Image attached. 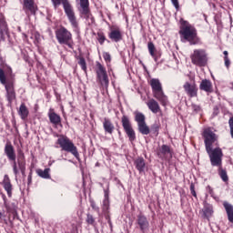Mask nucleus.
<instances>
[{"instance_id": "f257e3e1", "label": "nucleus", "mask_w": 233, "mask_h": 233, "mask_svg": "<svg viewBox=\"0 0 233 233\" xmlns=\"http://www.w3.org/2000/svg\"><path fill=\"white\" fill-rule=\"evenodd\" d=\"M5 154L10 161L13 162V172L15 177L19 176V170L22 174V176H26V159L25 157V152L23 150H18L17 154V161L16 155H15V149L14 148V146L12 145V142H7L5 146ZM17 165L19 169L17 168Z\"/></svg>"}, {"instance_id": "f03ea898", "label": "nucleus", "mask_w": 233, "mask_h": 233, "mask_svg": "<svg viewBox=\"0 0 233 233\" xmlns=\"http://www.w3.org/2000/svg\"><path fill=\"white\" fill-rule=\"evenodd\" d=\"M179 35L181 39L187 41L189 45H199L201 39L198 36V30L188 21L180 19Z\"/></svg>"}, {"instance_id": "7ed1b4c3", "label": "nucleus", "mask_w": 233, "mask_h": 233, "mask_svg": "<svg viewBox=\"0 0 233 233\" xmlns=\"http://www.w3.org/2000/svg\"><path fill=\"white\" fill-rule=\"evenodd\" d=\"M0 83L5 86V97L10 105L17 99L15 94V82L14 76L12 78H6L5 75V70L0 68Z\"/></svg>"}, {"instance_id": "20e7f679", "label": "nucleus", "mask_w": 233, "mask_h": 233, "mask_svg": "<svg viewBox=\"0 0 233 233\" xmlns=\"http://www.w3.org/2000/svg\"><path fill=\"white\" fill-rule=\"evenodd\" d=\"M55 8H57L59 5H63L66 15H67V19L69 23L72 25L74 28H77L79 24L77 23V18L76 17V12H74V7L70 5L68 0H51Z\"/></svg>"}, {"instance_id": "39448f33", "label": "nucleus", "mask_w": 233, "mask_h": 233, "mask_svg": "<svg viewBox=\"0 0 233 233\" xmlns=\"http://www.w3.org/2000/svg\"><path fill=\"white\" fill-rule=\"evenodd\" d=\"M56 145H59L61 150L72 154L76 159H79V151H77V147L74 142L65 135H60Z\"/></svg>"}, {"instance_id": "423d86ee", "label": "nucleus", "mask_w": 233, "mask_h": 233, "mask_svg": "<svg viewBox=\"0 0 233 233\" xmlns=\"http://www.w3.org/2000/svg\"><path fill=\"white\" fill-rule=\"evenodd\" d=\"M189 57L192 65L199 68H203L208 65V53L205 49H195Z\"/></svg>"}, {"instance_id": "0eeeda50", "label": "nucleus", "mask_w": 233, "mask_h": 233, "mask_svg": "<svg viewBox=\"0 0 233 233\" xmlns=\"http://www.w3.org/2000/svg\"><path fill=\"white\" fill-rule=\"evenodd\" d=\"M149 85L152 88L153 92V97L157 99L163 105V106H166V105L168 103V99L167 98V96H165V93L163 92V86H161V82L157 78H153L150 80Z\"/></svg>"}, {"instance_id": "6e6552de", "label": "nucleus", "mask_w": 233, "mask_h": 233, "mask_svg": "<svg viewBox=\"0 0 233 233\" xmlns=\"http://www.w3.org/2000/svg\"><path fill=\"white\" fill-rule=\"evenodd\" d=\"M95 72L96 74V83H98L102 88H108V85H110V79H108L106 67H105V66L99 62H96Z\"/></svg>"}, {"instance_id": "1a4fd4ad", "label": "nucleus", "mask_w": 233, "mask_h": 233, "mask_svg": "<svg viewBox=\"0 0 233 233\" xmlns=\"http://www.w3.org/2000/svg\"><path fill=\"white\" fill-rule=\"evenodd\" d=\"M56 37L59 45H66L69 48H74V40L72 39V33L65 26H61L56 31Z\"/></svg>"}, {"instance_id": "9d476101", "label": "nucleus", "mask_w": 233, "mask_h": 233, "mask_svg": "<svg viewBox=\"0 0 233 233\" xmlns=\"http://www.w3.org/2000/svg\"><path fill=\"white\" fill-rule=\"evenodd\" d=\"M206 152L208 154L210 163L212 167H221L223 165V149L217 146L214 147L206 148Z\"/></svg>"}, {"instance_id": "9b49d317", "label": "nucleus", "mask_w": 233, "mask_h": 233, "mask_svg": "<svg viewBox=\"0 0 233 233\" xmlns=\"http://www.w3.org/2000/svg\"><path fill=\"white\" fill-rule=\"evenodd\" d=\"M202 137L204 139L206 148L210 149L213 145H216V147H219V136L214 133V128L206 127L202 132Z\"/></svg>"}, {"instance_id": "f8f14e48", "label": "nucleus", "mask_w": 233, "mask_h": 233, "mask_svg": "<svg viewBox=\"0 0 233 233\" xmlns=\"http://www.w3.org/2000/svg\"><path fill=\"white\" fill-rule=\"evenodd\" d=\"M80 1V9L79 12L81 15H83L84 19H86L87 25L92 26V25H96V18L92 15L90 12V2L88 0H79Z\"/></svg>"}, {"instance_id": "ddd939ff", "label": "nucleus", "mask_w": 233, "mask_h": 233, "mask_svg": "<svg viewBox=\"0 0 233 233\" xmlns=\"http://www.w3.org/2000/svg\"><path fill=\"white\" fill-rule=\"evenodd\" d=\"M121 124L124 128V132H126L129 141H131V143L136 141V131H134V127H132V122H130V118L127 115L122 116Z\"/></svg>"}, {"instance_id": "4468645a", "label": "nucleus", "mask_w": 233, "mask_h": 233, "mask_svg": "<svg viewBox=\"0 0 233 233\" xmlns=\"http://www.w3.org/2000/svg\"><path fill=\"white\" fill-rule=\"evenodd\" d=\"M172 154H174V150L168 145L163 144L162 146H158L156 149L157 157L162 161H167V159H172Z\"/></svg>"}, {"instance_id": "2eb2a0df", "label": "nucleus", "mask_w": 233, "mask_h": 233, "mask_svg": "<svg viewBox=\"0 0 233 233\" xmlns=\"http://www.w3.org/2000/svg\"><path fill=\"white\" fill-rule=\"evenodd\" d=\"M109 30L108 37L113 41V43H119L120 41H123V32L119 26L112 25L109 27Z\"/></svg>"}, {"instance_id": "dca6fc26", "label": "nucleus", "mask_w": 233, "mask_h": 233, "mask_svg": "<svg viewBox=\"0 0 233 233\" xmlns=\"http://www.w3.org/2000/svg\"><path fill=\"white\" fill-rule=\"evenodd\" d=\"M137 225L142 233H147L150 228V222H148V218H147L145 215H137Z\"/></svg>"}, {"instance_id": "f3484780", "label": "nucleus", "mask_w": 233, "mask_h": 233, "mask_svg": "<svg viewBox=\"0 0 233 233\" xmlns=\"http://www.w3.org/2000/svg\"><path fill=\"white\" fill-rule=\"evenodd\" d=\"M23 10L27 15H35L37 5H35L34 0H24Z\"/></svg>"}, {"instance_id": "a211bd4d", "label": "nucleus", "mask_w": 233, "mask_h": 233, "mask_svg": "<svg viewBox=\"0 0 233 233\" xmlns=\"http://www.w3.org/2000/svg\"><path fill=\"white\" fill-rule=\"evenodd\" d=\"M183 88L188 97H198V86L196 83L190 84L189 82H186Z\"/></svg>"}, {"instance_id": "6ab92c4d", "label": "nucleus", "mask_w": 233, "mask_h": 233, "mask_svg": "<svg viewBox=\"0 0 233 233\" xmlns=\"http://www.w3.org/2000/svg\"><path fill=\"white\" fill-rule=\"evenodd\" d=\"M6 35H8V24H6V19L5 15H0V40L5 41Z\"/></svg>"}, {"instance_id": "aec40b11", "label": "nucleus", "mask_w": 233, "mask_h": 233, "mask_svg": "<svg viewBox=\"0 0 233 233\" xmlns=\"http://www.w3.org/2000/svg\"><path fill=\"white\" fill-rule=\"evenodd\" d=\"M199 90L207 92V94H212V92H214L212 82L208 79H203L199 85Z\"/></svg>"}, {"instance_id": "412c9836", "label": "nucleus", "mask_w": 233, "mask_h": 233, "mask_svg": "<svg viewBox=\"0 0 233 233\" xmlns=\"http://www.w3.org/2000/svg\"><path fill=\"white\" fill-rule=\"evenodd\" d=\"M2 185L5 192H7L8 198H12V190H14V186H12V182L10 181V177H8V175H5Z\"/></svg>"}, {"instance_id": "4be33fe9", "label": "nucleus", "mask_w": 233, "mask_h": 233, "mask_svg": "<svg viewBox=\"0 0 233 233\" xmlns=\"http://www.w3.org/2000/svg\"><path fill=\"white\" fill-rule=\"evenodd\" d=\"M103 128L106 132V134H114V130H116V127L114 126V123H112V120L110 118L105 117L103 120Z\"/></svg>"}, {"instance_id": "5701e85b", "label": "nucleus", "mask_w": 233, "mask_h": 233, "mask_svg": "<svg viewBox=\"0 0 233 233\" xmlns=\"http://www.w3.org/2000/svg\"><path fill=\"white\" fill-rule=\"evenodd\" d=\"M134 166L136 167L137 170H138L139 174H145V170L147 169V162L145 161V158H137L134 161Z\"/></svg>"}, {"instance_id": "b1692460", "label": "nucleus", "mask_w": 233, "mask_h": 233, "mask_svg": "<svg viewBox=\"0 0 233 233\" xmlns=\"http://www.w3.org/2000/svg\"><path fill=\"white\" fill-rule=\"evenodd\" d=\"M147 106L153 114H157L161 112V106H159V103H157V101H156V99L154 98L149 99L147 102Z\"/></svg>"}, {"instance_id": "393cba45", "label": "nucleus", "mask_w": 233, "mask_h": 233, "mask_svg": "<svg viewBox=\"0 0 233 233\" xmlns=\"http://www.w3.org/2000/svg\"><path fill=\"white\" fill-rule=\"evenodd\" d=\"M147 48L150 56L154 58L156 62H157V59L161 57V54L157 51V49H156V46L154 45V43L148 42Z\"/></svg>"}, {"instance_id": "a878e982", "label": "nucleus", "mask_w": 233, "mask_h": 233, "mask_svg": "<svg viewBox=\"0 0 233 233\" xmlns=\"http://www.w3.org/2000/svg\"><path fill=\"white\" fill-rule=\"evenodd\" d=\"M49 121L54 127H62L61 116L57 115L56 112L48 114Z\"/></svg>"}, {"instance_id": "bb28decb", "label": "nucleus", "mask_w": 233, "mask_h": 233, "mask_svg": "<svg viewBox=\"0 0 233 233\" xmlns=\"http://www.w3.org/2000/svg\"><path fill=\"white\" fill-rule=\"evenodd\" d=\"M202 212H203V218L206 219H208V218H210L212 216V214H214V209L212 208V205H210L205 201Z\"/></svg>"}, {"instance_id": "cd10ccee", "label": "nucleus", "mask_w": 233, "mask_h": 233, "mask_svg": "<svg viewBox=\"0 0 233 233\" xmlns=\"http://www.w3.org/2000/svg\"><path fill=\"white\" fill-rule=\"evenodd\" d=\"M102 210L104 214H110V198L108 197V191L105 190V198L103 201Z\"/></svg>"}, {"instance_id": "c85d7f7f", "label": "nucleus", "mask_w": 233, "mask_h": 233, "mask_svg": "<svg viewBox=\"0 0 233 233\" xmlns=\"http://www.w3.org/2000/svg\"><path fill=\"white\" fill-rule=\"evenodd\" d=\"M7 212H10L13 214V219L10 218V215L8 217V220L6 218H4L5 225H10V227H14V220L15 219V217L17 216V211L15 209H11L10 207L6 206Z\"/></svg>"}, {"instance_id": "c756f323", "label": "nucleus", "mask_w": 233, "mask_h": 233, "mask_svg": "<svg viewBox=\"0 0 233 233\" xmlns=\"http://www.w3.org/2000/svg\"><path fill=\"white\" fill-rule=\"evenodd\" d=\"M29 114L30 111H28V107H26L25 103H22L18 110V116L25 121V119H27Z\"/></svg>"}, {"instance_id": "7c9ffc66", "label": "nucleus", "mask_w": 233, "mask_h": 233, "mask_svg": "<svg viewBox=\"0 0 233 233\" xmlns=\"http://www.w3.org/2000/svg\"><path fill=\"white\" fill-rule=\"evenodd\" d=\"M223 207L227 212L228 219L229 223H233V206L228 202H224Z\"/></svg>"}, {"instance_id": "2f4dec72", "label": "nucleus", "mask_w": 233, "mask_h": 233, "mask_svg": "<svg viewBox=\"0 0 233 233\" xmlns=\"http://www.w3.org/2000/svg\"><path fill=\"white\" fill-rule=\"evenodd\" d=\"M217 167L219 177L222 179L224 183H228V174L227 173V169L223 168V165Z\"/></svg>"}, {"instance_id": "473e14b6", "label": "nucleus", "mask_w": 233, "mask_h": 233, "mask_svg": "<svg viewBox=\"0 0 233 233\" xmlns=\"http://www.w3.org/2000/svg\"><path fill=\"white\" fill-rule=\"evenodd\" d=\"M138 131L143 136H148V134H150V127H148L147 122H144L142 124H138Z\"/></svg>"}, {"instance_id": "72a5a7b5", "label": "nucleus", "mask_w": 233, "mask_h": 233, "mask_svg": "<svg viewBox=\"0 0 233 233\" xmlns=\"http://www.w3.org/2000/svg\"><path fill=\"white\" fill-rule=\"evenodd\" d=\"M36 174L39 176V177H42L43 179H50V168L43 169H36Z\"/></svg>"}, {"instance_id": "f704fd0d", "label": "nucleus", "mask_w": 233, "mask_h": 233, "mask_svg": "<svg viewBox=\"0 0 233 233\" xmlns=\"http://www.w3.org/2000/svg\"><path fill=\"white\" fill-rule=\"evenodd\" d=\"M146 117L141 112H135V121L137 122V125H141L142 123H146Z\"/></svg>"}, {"instance_id": "c9c22d12", "label": "nucleus", "mask_w": 233, "mask_h": 233, "mask_svg": "<svg viewBox=\"0 0 233 233\" xmlns=\"http://www.w3.org/2000/svg\"><path fill=\"white\" fill-rule=\"evenodd\" d=\"M96 40L98 41L99 45H105V41H106V36L103 31H99L96 33Z\"/></svg>"}, {"instance_id": "e433bc0d", "label": "nucleus", "mask_w": 233, "mask_h": 233, "mask_svg": "<svg viewBox=\"0 0 233 233\" xmlns=\"http://www.w3.org/2000/svg\"><path fill=\"white\" fill-rule=\"evenodd\" d=\"M87 225H96V218H94V216L88 213L86 215V219Z\"/></svg>"}, {"instance_id": "4c0bfd02", "label": "nucleus", "mask_w": 233, "mask_h": 233, "mask_svg": "<svg viewBox=\"0 0 233 233\" xmlns=\"http://www.w3.org/2000/svg\"><path fill=\"white\" fill-rule=\"evenodd\" d=\"M78 65H80V66H81L82 70H84V72H86V61L85 60L84 57L79 58Z\"/></svg>"}, {"instance_id": "58836bf2", "label": "nucleus", "mask_w": 233, "mask_h": 233, "mask_svg": "<svg viewBox=\"0 0 233 233\" xmlns=\"http://www.w3.org/2000/svg\"><path fill=\"white\" fill-rule=\"evenodd\" d=\"M189 188H190L191 195L194 198H198V194L196 193V186L194 185V183L190 184V187Z\"/></svg>"}, {"instance_id": "ea45409f", "label": "nucleus", "mask_w": 233, "mask_h": 233, "mask_svg": "<svg viewBox=\"0 0 233 233\" xmlns=\"http://www.w3.org/2000/svg\"><path fill=\"white\" fill-rule=\"evenodd\" d=\"M103 57L105 59L106 63H110V61H112V56L107 52L103 53Z\"/></svg>"}, {"instance_id": "a19ab883", "label": "nucleus", "mask_w": 233, "mask_h": 233, "mask_svg": "<svg viewBox=\"0 0 233 233\" xmlns=\"http://www.w3.org/2000/svg\"><path fill=\"white\" fill-rule=\"evenodd\" d=\"M6 74L8 76L7 79H12V77L14 79H15V75H14V73H12V68L11 67H7Z\"/></svg>"}, {"instance_id": "79ce46f5", "label": "nucleus", "mask_w": 233, "mask_h": 233, "mask_svg": "<svg viewBox=\"0 0 233 233\" xmlns=\"http://www.w3.org/2000/svg\"><path fill=\"white\" fill-rule=\"evenodd\" d=\"M191 107H192L193 112H196V114H198V112H201V106H198L196 104H192Z\"/></svg>"}, {"instance_id": "37998d69", "label": "nucleus", "mask_w": 233, "mask_h": 233, "mask_svg": "<svg viewBox=\"0 0 233 233\" xmlns=\"http://www.w3.org/2000/svg\"><path fill=\"white\" fill-rule=\"evenodd\" d=\"M229 129H230V136L233 139V116L228 120Z\"/></svg>"}, {"instance_id": "c03bdc74", "label": "nucleus", "mask_w": 233, "mask_h": 233, "mask_svg": "<svg viewBox=\"0 0 233 233\" xmlns=\"http://www.w3.org/2000/svg\"><path fill=\"white\" fill-rule=\"evenodd\" d=\"M151 128H152L154 134H157H157H159V125L154 124Z\"/></svg>"}, {"instance_id": "a18cd8bd", "label": "nucleus", "mask_w": 233, "mask_h": 233, "mask_svg": "<svg viewBox=\"0 0 233 233\" xmlns=\"http://www.w3.org/2000/svg\"><path fill=\"white\" fill-rule=\"evenodd\" d=\"M171 3L177 10H179V1L178 0H171Z\"/></svg>"}, {"instance_id": "49530a36", "label": "nucleus", "mask_w": 233, "mask_h": 233, "mask_svg": "<svg viewBox=\"0 0 233 233\" xmlns=\"http://www.w3.org/2000/svg\"><path fill=\"white\" fill-rule=\"evenodd\" d=\"M219 115V107L218 106H215L213 108V116Z\"/></svg>"}, {"instance_id": "de8ad7c7", "label": "nucleus", "mask_w": 233, "mask_h": 233, "mask_svg": "<svg viewBox=\"0 0 233 233\" xmlns=\"http://www.w3.org/2000/svg\"><path fill=\"white\" fill-rule=\"evenodd\" d=\"M105 214V218L107 220V223L110 227H112V220L110 219V215L109 213H104Z\"/></svg>"}, {"instance_id": "09e8293b", "label": "nucleus", "mask_w": 233, "mask_h": 233, "mask_svg": "<svg viewBox=\"0 0 233 233\" xmlns=\"http://www.w3.org/2000/svg\"><path fill=\"white\" fill-rule=\"evenodd\" d=\"M224 61H225V66L227 68H230V59L228 57H224Z\"/></svg>"}, {"instance_id": "8fccbe9b", "label": "nucleus", "mask_w": 233, "mask_h": 233, "mask_svg": "<svg viewBox=\"0 0 233 233\" xmlns=\"http://www.w3.org/2000/svg\"><path fill=\"white\" fill-rule=\"evenodd\" d=\"M91 208H93V210H96V212H99V207H97V205H96V202L91 201Z\"/></svg>"}, {"instance_id": "3c124183", "label": "nucleus", "mask_w": 233, "mask_h": 233, "mask_svg": "<svg viewBox=\"0 0 233 233\" xmlns=\"http://www.w3.org/2000/svg\"><path fill=\"white\" fill-rule=\"evenodd\" d=\"M206 190H207V192H208V194H210V196H212V194H214V189L210 186H208L206 187Z\"/></svg>"}, {"instance_id": "603ef678", "label": "nucleus", "mask_w": 233, "mask_h": 233, "mask_svg": "<svg viewBox=\"0 0 233 233\" xmlns=\"http://www.w3.org/2000/svg\"><path fill=\"white\" fill-rule=\"evenodd\" d=\"M27 184L30 185V183H32V171L29 173L28 177H27Z\"/></svg>"}, {"instance_id": "864d4df0", "label": "nucleus", "mask_w": 233, "mask_h": 233, "mask_svg": "<svg viewBox=\"0 0 233 233\" xmlns=\"http://www.w3.org/2000/svg\"><path fill=\"white\" fill-rule=\"evenodd\" d=\"M223 54H224V57H228V51H224Z\"/></svg>"}]
</instances>
